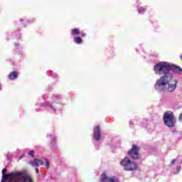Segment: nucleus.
Segmentation results:
<instances>
[{"instance_id": "obj_1", "label": "nucleus", "mask_w": 182, "mask_h": 182, "mask_svg": "<svg viewBox=\"0 0 182 182\" xmlns=\"http://www.w3.org/2000/svg\"><path fill=\"white\" fill-rule=\"evenodd\" d=\"M154 70L156 75H164L154 85L155 90L157 92H169L172 93L177 87L178 81L170 72L173 73H181L182 69L179 66L170 64L169 63L162 61L158 63L154 68Z\"/></svg>"}, {"instance_id": "obj_2", "label": "nucleus", "mask_w": 182, "mask_h": 182, "mask_svg": "<svg viewBox=\"0 0 182 182\" xmlns=\"http://www.w3.org/2000/svg\"><path fill=\"white\" fill-rule=\"evenodd\" d=\"M1 182H33L32 178L25 172H11L6 175V169H3Z\"/></svg>"}, {"instance_id": "obj_3", "label": "nucleus", "mask_w": 182, "mask_h": 182, "mask_svg": "<svg viewBox=\"0 0 182 182\" xmlns=\"http://www.w3.org/2000/svg\"><path fill=\"white\" fill-rule=\"evenodd\" d=\"M121 166H122L124 169L127 171H133L134 170H137V164H136L134 162H132L129 157H126L121 161Z\"/></svg>"}, {"instance_id": "obj_4", "label": "nucleus", "mask_w": 182, "mask_h": 182, "mask_svg": "<svg viewBox=\"0 0 182 182\" xmlns=\"http://www.w3.org/2000/svg\"><path fill=\"white\" fill-rule=\"evenodd\" d=\"M164 122L168 127H173L174 126V114L171 111H168L164 114Z\"/></svg>"}, {"instance_id": "obj_5", "label": "nucleus", "mask_w": 182, "mask_h": 182, "mask_svg": "<svg viewBox=\"0 0 182 182\" xmlns=\"http://www.w3.org/2000/svg\"><path fill=\"white\" fill-rule=\"evenodd\" d=\"M29 164H31V166H33V167L43 166V164H46V168H49L50 166L49 161H48V159L45 158H43L41 159L36 158L33 161H30Z\"/></svg>"}, {"instance_id": "obj_6", "label": "nucleus", "mask_w": 182, "mask_h": 182, "mask_svg": "<svg viewBox=\"0 0 182 182\" xmlns=\"http://www.w3.org/2000/svg\"><path fill=\"white\" fill-rule=\"evenodd\" d=\"M128 156H130V157H132V159H134V160H137V159L139 158V147H137V146L136 145H133L131 151H128Z\"/></svg>"}, {"instance_id": "obj_7", "label": "nucleus", "mask_w": 182, "mask_h": 182, "mask_svg": "<svg viewBox=\"0 0 182 182\" xmlns=\"http://www.w3.org/2000/svg\"><path fill=\"white\" fill-rule=\"evenodd\" d=\"M100 180L102 182H119V178L116 176L107 177L106 173H102L101 175Z\"/></svg>"}, {"instance_id": "obj_8", "label": "nucleus", "mask_w": 182, "mask_h": 182, "mask_svg": "<svg viewBox=\"0 0 182 182\" xmlns=\"http://www.w3.org/2000/svg\"><path fill=\"white\" fill-rule=\"evenodd\" d=\"M93 138L97 141L100 140V127H99V126L95 127L94 129Z\"/></svg>"}, {"instance_id": "obj_9", "label": "nucleus", "mask_w": 182, "mask_h": 182, "mask_svg": "<svg viewBox=\"0 0 182 182\" xmlns=\"http://www.w3.org/2000/svg\"><path fill=\"white\" fill-rule=\"evenodd\" d=\"M9 80H15L16 77H18V73L14 71L10 75H9Z\"/></svg>"}, {"instance_id": "obj_10", "label": "nucleus", "mask_w": 182, "mask_h": 182, "mask_svg": "<svg viewBox=\"0 0 182 182\" xmlns=\"http://www.w3.org/2000/svg\"><path fill=\"white\" fill-rule=\"evenodd\" d=\"M46 107L49 110V112H50V113H55V110L52 105L48 104L46 106Z\"/></svg>"}, {"instance_id": "obj_11", "label": "nucleus", "mask_w": 182, "mask_h": 182, "mask_svg": "<svg viewBox=\"0 0 182 182\" xmlns=\"http://www.w3.org/2000/svg\"><path fill=\"white\" fill-rule=\"evenodd\" d=\"M80 33V31H79V29L74 28L72 30L73 35H79Z\"/></svg>"}, {"instance_id": "obj_12", "label": "nucleus", "mask_w": 182, "mask_h": 182, "mask_svg": "<svg viewBox=\"0 0 182 182\" xmlns=\"http://www.w3.org/2000/svg\"><path fill=\"white\" fill-rule=\"evenodd\" d=\"M74 42H75V43H82V38H80V37H75Z\"/></svg>"}, {"instance_id": "obj_13", "label": "nucleus", "mask_w": 182, "mask_h": 182, "mask_svg": "<svg viewBox=\"0 0 182 182\" xmlns=\"http://www.w3.org/2000/svg\"><path fill=\"white\" fill-rule=\"evenodd\" d=\"M138 12L139 14H143L144 12H146V9L143 7L138 8Z\"/></svg>"}, {"instance_id": "obj_14", "label": "nucleus", "mask_w": 182, "mask_h": 182, "mask_svg": "<svg viewBox=\"0 0 182 182\" xmlns=\"http://www.w3.org/2000/svg\"><path fill=\"white\" fill-rule=\"evenodd\" d=\"M28 155L31 156V157H34V156H35V151H30L28 152Z\"/></svg>"}, {"instance_id": "obj_15", "label": "nucleus", "mask_w": 182, "mask_h": 182, "mask_svg": "<svg viewBox=\"0 0 182 182\" xmlns=\"http://www.w3.org/2000/svg\"><path fill=\"white\" fill-rule=\"evenodd\" d=\"M176 170H177V173H180V171L181 170V166H177Z\"/></svg>"}, {"instance_id": "obj_16", "label": "nucleus", "mask_w": 182, "mask_h": 182, "mask_svg": "<svg viewBox=\"0 0 182 182\" xmlns=\"http://www.w3.org/2000/svg\"><path fill=\"white\" fill-rule=\"evenodd\" d=\"M80 36H82V38H85V36H86V34L85 33H81Z\"/></svg>"}, {"instance_id": "obj_17", "label": "nucleus", "mask_w": 182, "mask_h": 182, "mask_svg": "<svg viewBox=\"0 0 182 182\" xmlns=\"http://www.w3.org/2000/svg\"><path fill=\"white\" fill-rule=\"evenodd\" d=\"M179 120H181V122H182V112L181 113V114L179 116Z\"/></svg>"}, {"instance_id": "obj_18", "label": "nucleus", "mask_w": 182, "mask_h": 182, "mask_svg": "<svg viewBox=\"0 0 182 182\" xmlns=\"http://www.w3.org/2000/svg\"><path fill=\"white\" fill-rule=\"evenodd\" d=\"M176 163V159H173L171 161V164H174Z\"/></svg>"}, {"instance_id": "obj_19", "label": "nucleus", "mask_w": 182, "mask_h": 182, "mask_svg": "<svg viewBox=\"0 0 182 182\" xmlns=\"http://www.w3.org/2000/svg\"><path fill=\"white\" fill-rule=\"evenodd\" d=\"M132 124H133V122L130 121L129 122V125H130L131 127H133V126H132Z\"/></svg>"}, {"instance_id": "obj_20", "label": "nucleus", "mask_w": 182, "mask_h": 182, "mask_svg": "<svg viewBox=\"0 0 182 182\" xmlns=\"http://www.w3.org/2000/svg\"><path fill=\"white\" fill-rule=\"evenodd\" d=\"M36 173L38 174L39 173V169L38 168H36Z\"/></svg>"}, {"instance_id": "obj_21", "label": "nucleus", "mask_w": 182, "mask_h": 182, "mask_svg": "<svg viewBox=\"0 0 182 182\" xmlns=\"http://www.w3.org/2000/svg\"><path fill=\"white\" fill-rule=\"evenodd\" d=\"M50 137L53 138V141H55L56 139H55V137H53V136H50Z\"/></svg>"}, {"instance_id": "obj_22", "label": "nucleus", "mask_w": 182, "mask_h": 182, "mask_svg": "<svg viewBox=\"0 0 182 182\" xmlns=\"http://www.w3.org/2000/svg\"><path fill=\"white\" fill-rule=\"evenodd\" d=\"M24 157H25V154L21 155V156L20 157V160L21 159H23Z\"/></svg>"}, {"instance_id": "obj_23", "label": "nucleus", "mask_w": 182, "mask_h": 182, "mask_svg": "<svg viewBox=\"0 0 182 182\" xmlns=\"http://www.w3.org/2000/svg\"><path fill=\"white\" fill-rule=\"evenodd\" d=\"M51 76H53V77H56V74H53V75H51Z\"/></svg>"}, {"instance_id": "obj_24", "label": "nucleus", "mask_w": 182, "mask_h": 182, "mask_svg": "<svg viewBox=\"0 0 182 182\" xmlns=\"http://www.w3.org/2000/svg\"><path fill=\"white\" fill-rule=\"evenodd\" d=\"M54 97L55 98V100L60 99L58 96H55Z\"/></svg>"}, {"instance_id": "obj_25", "label": "nucleus", "mask_w": 182, "mask_h": 182, "mask_svg": "<svg viewBox=\"0 0 182 182\" xmlns=\"http://www.w3.org/2000/svg\"><path fill=\"white\" fill-rule=\"evenodd\" d=\"M23 20H22V18L20 19V21L22 22Z\"/></svg>"}, {"instance_id": "obj_26", "label": "nucleus", "mask_w": 182, "mask_h": 182, "mask_svg": "<svg viewBox=\"0 0 182 182\" xmlns=\"http://www.w3.org/2000/svg\"><path fill=\"white\" fill-rule=\"evenodd\" d=\"M57 100V102H59L58 100H59V99H57V100Z\"/></svg>"}, {"instance_id": "obj_27", "label": "nucleus", "mask_w": 182, "mask_h": 182, "mask_svg": "<svg viewBox=\"0 0 182 182\" xmlns=\"http://www.w3.org/2000/svg\"><path fill=\"white\" fill-rule=\"evenodd\" d=\"M181 59L182 60V55H181Z\"/></svg>"}, {"instance_id": "obj_28", "label": "nucleus", "mask_w": 182, "mask_h": 182, "mask_svg": "<svg viewBox=\"0 0 182 182\" xmlns=\"http://www.w3.org/2000/svg\"><path fill=\"white\" fill-rule=\"evenodd\" d=\"M0 90H1V87H0Z\"/></svg>"}]
</instances>
